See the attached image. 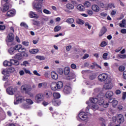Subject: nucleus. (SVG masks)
Returning <instances> with one entry per match:
<instances>
[{
  "mask_svg": "<svg viewBox=\"0 0 126 126\" xmlns=\"http://www.w3.org/2000/svg\"><path fill=\"white\" fill-rule=\"evenodd\" d=\"M107 31H108V29H106V27H103L99 33V37H102Z\"/></svg>",
  "mask_w": 126,
  "mask_h": 126,
  "instance_id": "nucleus-17",
  "label": "nucleus"
},
{
  "mask_svg": "<svg viewBox=\"0 0 126 126\" xmlns=\"http://www.w3.org/2000/svg\"><path fill=\"white\" fill-rule=\"evenodd\" d=\"M75 78V75L73 73H70L68 74V76L66 77V79L67 80H70L71 79H74Z\"/></svg>",
  "mask_w": 126,
  "mask_h": 126,
  "instance_id": "nucleus-23",
  "label": "nucleus"
},
{
  "mask_svg": "<svg viewBox=\"0 0 126 126\" xmlns=\"http://www.w3.org/2000/svg\"><path fill=\"white\" fill-rule=\"evenodd\" d=\"M125 69V66L124 65H121L119 67V71H124Z\"/></svg>",
  "mask_w": 126,
  "mask_h": 126,
  "instance_id": "nucleus-54",
  "label": "nucleus"
},
{
  "mask_svg": "<svg viewBox=\"0 0 126 126\" xmlns=\"http://www.w3.org/2000/svg\"><path fill=\"white\" fill-rule=\"evenodd\" d=\"M4 66H11V60L9 61H5L3 63Z\"/></svg>",
  "mask_w": 126,
  "mask_h": 126,
  "instance_id": "nucleus-30",
  "label": "nucleus"
},
{
  "mask_svg": "<svg viewBox=\"0 0 126 126\" xmlns=\"http://www.w3.org/2000/svg\"><path fill=\"white\" fill-rule=\"evenodd\" d=\"M35 100L36 103L42 102L44 100V94L42 93L37 94L35 96Z\"/></svg>",
  "mask_w": 126,
  "mask_h": 126,
  "instance_id": "nucleus-7",
  "label": "nucleus"
},
{
  "mask_svg": "<svg viewBox=\"0 0 126 126\" xmlns=\"http://www.w3.org/2000/svg\"><path fill=\"white\" fill-rule=\"evenodd\" d=\"M90 100L91 103H93L94 104H97L98 102V98H97L91 97L90 98Z\"/></svg>",
  "mask_w": 126,
  "mask_h": 126,
  "instance_id": "nucleus-35",
  "label": "nucleus"
},
{
  "mask_svg": "<svg viewBox=\"0 0 126 126\" xmlns=\"http://www.w3.org/2000/svg\"><path fill=\"white\" fill-rule=\"evenodd\" d=\"M52 116L54 118V119H55V120H58V119H60V115L57 112L53 113Z\"/></svg>",
  "mask_w": 126,
  "mask_h": 126,
  "instance_id": "nucleus-37",
  "label": "nucleus"
},
{
  "mask_svg": "<svg viewBox=\"0 0 126 126\" xmlns=\"http://www.w3.org/2000/svg\"><path fill=\"white\" fill-rule=\"evenodd\" d=\"M36 59H37L38 60H40V61H45L46 60V58L45 56H40L39 55L36 56L35 57Z\"/></svg>",
  "mask_w": 126,
  "mask_h": 126,
  "instance_id": "nucleus-42",
  "label": "nucleus"
},
{
  "mask_svg": "<svg viewBox=\"0 0 126 126\" xmlns=\"http://www.w3.org/2000/svg\"><path fill=\"white\" fill-rule=\"evenodd\" d=\"M50 87L53 91H57V90L62 89L63 87V83L61 81L57 82H53L51 83Z\"/></svg>",
  "mask_w": 126,
  "mask_h": 126,
  "instance_id": "nucleus-1",
  "label": "nucleus"
},
{
  "mask_svg": "<svg viewBox=\"0 0 126 126\" xmlns=\"http://www.w3.org/2000/svg\"><path fill=\"white\" fill-rule=\"evenodd\" d=\"M92 9L95 12H99L100 10V7L97 5H93L92 6Z\"/></svg>",
  "mask_w": 126,
  "mask_h": 126,
  "instance_id": "nucleus-22",
  "label": "nucleus"
},
{
  "mask_svg": "<svg viewBox=\"0 0 126 126\" xmlns=\"http://www.w3.org/2000/svg\"><path fill=\"white\" fill-rule=\"evenodd\" d=\"M76 23L77 24H80V25H83V24H84V21L81 19H79L77 20Z\"/></svg>",
  "mask_w": 126,
  "mask_h": 126,
  "instance_id": "nucleus-40",
  "label": "nucleus"
},
{
  "mask_svg": "<svg viewBox=\"0 0 126 126\" xmlns=\"http://www.w3.org/2000/svg\"><path fill=\"white\" fill-rule=\"evenodd\" d=\"M107 78H108V74L106 73L100 74L98 76V81L100 82H104V81H106Z\"/></svg>",
  "mask_w": 126,
  "mask_h": 126,
  "instance_id": "nucleus-6",
  "label": "nucleus"
},
{
  "mask_svg": "<svg viewBox=\"0 0 126 126\" xmlns=\"http://www.w3.org/2000/svg\"><path fill=\"white\" fill-rule=\"evenodd\" d=\"M22 108L26 110V109H30V105L28 103H23L22 104Z\"/></svg>",
  "mask_w": 126,
  "mask_h": 126,
  "instance_id": "nucleus-36",
  "label": "nucleus"
},
{
  "mask_svg": "<svg viewBox=\"0 0 126 126\" xmlns=\"http://www.w3.org/2000/svg\"><path fill=\"white\" fill-rule=\"evenodd\" d=\"M52 104L54 106L59 107L61 105V100L60 99H53L52 100Z\"/></svg>",
  "mask_w": 126,
  "mask_h": 126,
  "instance_id": "nucleus-13",
  "label": "nucleus"
},
{
  "mask_svg": "<svg viewBox=\"0 0 126 126\" xmlns=\"http://www.w3.org/2000/svg\"><path fill=\"white\" fill-rule=\"evenodd\" d=\"M1 73H2V74H3L4 75H7V74H9L8 69H4L2 71Z\"/></svg>",
  "mask_w": 126,
  "mask_h": 126,
  "instance_id": "nucleus-47",
  "label": "nucleus"
},
{
  "mask_svg": "<svg viewBox=\"0 0 126 126\" xmlns=\"http://www.w3.org/2000/svg\"><path fill=\"white\" fill-rule=\"evenodd\" d=\"M97 103L100 106H102V105H103L104 108H108L109 106V103H108V102H105V100L103 98L98 99Z\"/></svg>",
  "mask_w": 126,
  "mask_h": 126,
  "instance_id": "nucleus-9",
  "label": "nucleus"
},
{
  "mask_svg": "<svg viewBox=\"0 0 126 126\" xmlns=\"http://www.w3.org/2000/svg\"><path fill=\"white\" fill-rule=\"evenodd\" d=\"M66 8L68 10H71L74 8V6L71 3H67L66 4Z\"/></svg>",
  "mask_w": 126,
  "mask_h": 126,
  "instance_id": "nucleus-29",
  "label": "nucleus"
},
{
  "mask_svg": "<svg viewBox=\"0 0 126 126\" xmlns=\"http://www.w3.org/2000/svg\"><path fill=\"white\" fill-rule=\"evenodd\" d=\"M70 68L69 67H66L64 68V73L65 75H68L70 73Z\"/></svg>",
  "mask_w": 126,
  "mask_h": 126,
  "instance_id": "nucleus-32",
  "label": "nucleus"
},
{
  "mask_svg": "<svg viewBox=\"0 0 126 126\" xmlns=\"http://www.w3.org/2000/svg\"><path fill=\"white\" fill-rule=\"evenodd\" d=\"M34 7H35V8H36V9L42 8V5L41 4H40L39 3H35L34 5Z\"/></svg>",
  "mask_w": 126,
  "mask_h": 126,
  "instance_id": "nucleus-49",
  "label": "nucleus"
},
{
  "mask_svg": "<svg viewBox=\"0 0 126 126\" xmlns=\"http://www.w3.org/2000/svg\"><path fill=\"white\" fill-rule=\"evenodd\" d=\"M108 103H112V107H116L118 105V101L117 100L114 99V98H110L108 100Z\"/></svg>",
  "mask_w": 126,
  "mask_h": 126,
  "instance_id": "nucleus-12",
  "label": "nucleus"
},
{
  "mask_svg": "<svg viewBox=\"0 0 126 126\" xmlns=\"http://www.w3.org/2000/svg\"><path fill=\"white\" fill-rule=\"evenodd\" d=\"M97 77V75H96V73H92L90 74L89 78L91 80H94L95 78Z\"/></svg>",
  "mask_w": 126,
  "mask_h": 126,
  "instance_id": "nucleus-27",
  "label": "nucleus"
},
{
  "mask_svg": "<svg viewBox=\"0 0 126 126\" xmlns=\"http://www.w3.org/2000/svg\"><path fill=\"white\" fill-rule=\"evenodd\" d=\"M51 77L52 79H54V80H57L58 78H59V75L57 74V73L55 71H52L51 72Z\"/></svg>",
  "mask_w": 126,
  "mask_h": 126,
  "instance_id": "nucleus-20",
  "label": "nucleus"
},
{
  "mask_svg": "<svg viewBox=\"0 0 126 126\" xmlns=\"http://www.w3.org/2000/svg\"><path fill=\"white\" fill-rule=\"evenodd\" d=\"M42 86L43 87H46V86H47V83H40L38 85V88H41V87H42Z\"/></svg>",
  "mask_w": 126,
  "mask_h": 126,
  "instance_id": "nucleus-41",
  "label": "nucleus"
},
{
  "mask_svg": "<svg viewBox=\"0 0 126 126\" xmlns=\"http://www.w3.org/2000/svg\"><path fill=\"white\" fill-rule=\"evenodd\" d=\"M8 77H9V76H8V75H4L3 76V80L4 81L6 80V79H8Z\"/></svg>",
  "mask_w": 126,
  "mask_h": 126,
  "instance_id": "nucleus-62",
  "label": "nucleus"
},
{
  "mask_svg": "<svg viewBox=\"0 0 126 126\" xmlns=\"http://www.w3.org/2000/svg\"><path fill=\"white\" fill-rule=\"evenodd\" d=\"M84 5L85 6H86V7H89V6H91V3H90V2L89 1H86L84 2Z\"/></svg>",
  "mask_w": 126,
  "mask_h": 126,
  "instance_id": "nucleus-48",
  "label": "nucleus"
},
{
  "mask_svg": "<svg viewBox=\"0 0 126 126\" xmlns=\"http://www.w3.org/2000/svg\"><path fill=\"white\" fill-rule=\"evenodd\" d=\"M113 96H114V93L112 91H108L105 94V97L110 100V99H112V97H113Z\"/></svg>",
  "mask_w": 126,
  "mask_h": 126,
  "instance_id": "nucleus-14",
  "label": "nucleus"
},
{
  "mask_svg": "<svg viewBox=\"0 0 126 126\" xmlns=\"http://www.w3.org/2000/svg\"><path fill=\"white\" fill-rule=\"evenodd\" d=\"M14 49L15 51H18V52L20 53L22 51V49H24V48H22V45L18 44L14 47Z\"/></svg>",
  "mask_w": 126,
  "mask_h": 126,
  "instance_id": "nucleus-19",
  "label": "nucleus"
},
{
  "mask_svg": "<svg viewBox=\"0 0 126 126\" xmlns=\"http://www.w3.org/2000/svg\"><path fill=\"white\" fill-rule=\"evenodd\" d=\"M104 89H112V82L109 81L108 83H105L103 86Z\"/></svg>",
  "mask_w": 126,
  "mask_h": 126,
  "instance_id": "nucleus-10",
  "label": "nucleus"
},
{
  "mask_svg": "<svg viewBox=\"0 0 126 126\" xmlns=\"http://www.w3.org/2000/svg\"><path fill=\"white\" fill-rule=\"evenodd\" d=\"M52 96L54 98L53 99H56V100H58V99L61 98V94L58 93H52Z\"/></svg>",
  "mask_w": 126,
  "mask_h": 126,
  "instance_id": "nucleus-25",
  "label": "nucleus"
},
{
  "mask_svg": "<svg viewBox=\"0 0 126 126\" xmlns=\"http://www.w3.org/2000/svg\"><path fill=\"white\" fill-rule=\"evenodd\" d=\"M116 120L118 122H119L120 124H123L125 122V119L124 118V116L122 114L118 115L116 118Z\"/></svg>",
  "mask_w": 126,
  "mask_h": 126,
  "instance_id": "nucleus-11",
  "label": "nucleus"
},
{
  "mask_svg": "<svg viewBox=\"0 0 126 126\" xmlns=\"http://www.w3.org/2000/svg\"><path fill=\"white\" fill-rule=\"evenodd\" d=\"M88 58H89V55L88 54H85L83 57L82 59L83 60H86V59H88Z\"/></svg>",
  "mask_w": 126,
  "mask_h": 126,
  "instance_id": "nucleus-63",
  "label": "nucleus"
},
{
  "mask_svg": "<svg viewBox=\"0 0 126 126\" xmlns=\"http://www.w3.org/2000/svg\"><path fill=\"white\" fill-rule=\"evenodd\" d=\"M126 20L123 19L122 21V23L119 24L120 27H121V28H126Z\"/></svg>",
  "mask_w": 126,
  "mask_h": 126,
  "instance_id": "nucleus-28",
  "label": "nucleus"
},
{
  "mask_svg": "<svg viewBox=\"0 0 126 126\" xmlns=\"http://www.w3.org/2000/svg\"><path fill=\"white\" fill-rule=\"evenodd\" d=\"M8 71L9 73H12V72L15 71V68L13 67H11L8 68Z\"/></svg>",
  "mask_w": 126,
  "mask_h": 126,
  "instance_id": "nucleus-46",
  "label": "nucleus"
},
{
  "mask_svg": "<svg viewBox=\"0 0 126 126\" xmlns=\"http://www.w3.org/2000/svg\"><path fill=\"white\" fill-rule=\"evenodd\" d=\"M5 29V25H0V31H3Z\"/></svg>",
  "mask_w": 126,
  "mask_h": 126,
  "instance_id": "nucleus-60",
  "label": "nucleus"
},
{
  "mask_svg": "<svg viewBox=\"0 0 126 126\" xmlns=\"http://www.w3.org/2000/svg\"><path fill=\"white\" fill-rule=\"evenodd\" d=\"M23 70H24L25 73H27L28 74H30V75H31L32 73H31V72H30V70L26 69V68H23Z\"/></svg>",
  "mask_w": 126,
  "mask_h": 126,
  "instance_id": "nucleus-53",
  "label": "nucleus"
},
{
  "mask_svg": "<svg viewBox=\"0 0 126 126\" xmlns=\"http://www.w3.org/2000/svg\"><path fill=\"white\" fill-rule=\"evenodd\" d=\"M12 64L14 65H18L19 62L17 60L11 59V65H12Z\"/></svg>",
  "mask_w": 126,
  "mask_h": 126,
  "instance_id": "nucleus-34",
  "label": "nucleus"
},
{
  "mask_svg": "<svg viewBox=\"0 0 126 126\" xmlns=\"http://www.w3.org/2000/svg\"><path fill=\"white\" fill-rule=\"evenodd\" d=\"M100 46L102 48H103L104 47H106V46H107V42H106V41H103L101 42Z\"/></svg>",
  "mask_w": 126,
  "mask_h": 126,
  "instance_id": "nucleus-50",
  "label": "nucleus"
},
{
  "mask_svg": "<svg viewBox=\"0 0 126 126\" xmlns=\"http://www.w3.org/2000/svg\"><path fill=\"white\" fill-rule=\"evenodd\" d=\"M14 51L15 50L14 47H11L8 49V52L10 53V55H13L14 54Z\"/></svg>",
  "mask_w": 126,
  "mask_h": 126,
  "instance_id": "nucleus-43",
  "label": "nucleus"
},
{
  "mask_svg": "<svg viewBox=\"0 0 126 126\" xmlns=\"http://www.w3.org/2000/svg\"><path fill=\"white\" fill-rule=\"evenodd\" d=\"M21 90L23 92H25L26 94H28V95H30V96H33V94L30 92L31 90H32V88L31 87L29 86V85L27 84H24L21 87Z\"/></svg>",
  "mask_w": 126,
  "mask_h": 126,
  "instance_id": "nucleus-2",
  "label": "nucleus"
},
{
  "mask_svg": "<svg viewBox=\"0 0 126 126\" xmlns=\"http://www.w3.org/2000/svg\"><path fill=\"white\" fill-rule=\"evenodd\" d=\"M29 17L31 18H38L39 16H38L37 14L35 13V12L31 11L29 13Z\"/></svg>",
  "mask_w": 126,
  "mask_h": 126,
  "instance_id": "nucleus-21",
  "label": "nucleus"
},
{
  "mask_svg": "<svg viewBox=\"0 0 126 126\" xmlns=\"http://www.w3.org/2000/svg\"><path fill=\"white\" fill-rule=\"evenodd\" d=\"M15 60H21L22 59V56L21 53H17L14 56Z\"/></svg>",
  "mask_w": 126,
  "mask_h": 126,
  "instance_id": "nucleus-33",
  "label": "nucleus"
},
{
  "mask_svg": "<svg viewBox=\"0 0 126 126\" xmlns=\"http://www.w3.org/2000/svg\"><path fill=\"white\" fill-rule=\"evenodd\" d=\"M43 11L44 13H45V14H51V11L47 9H43Z\"/></svg>",
  "mask_w": 126,
  "mask_h": 126,
  "instance_id": "nucleus-56",
  "label": "nucleus"
},
{
  "mask_svg": "<svg viewBox=\"0 0 126 126\" xmlns=\"http://www.w3.org/2000/svg\"><path fill=\"white\" fill-rule=\"evenodd\" d=\"M39 52V49H31L29 50L30 54H35Z\"/></svg>",
  "mask_w": 126,
  "mask_h": 126,
  "instance_id": "nucleus-39",
  "label": "nucleus"
},
{
  "mask_svg": "<svg viewBox=\"0 0 126 126\" xmlns=\"http://www.w3.org/2000/svg\"><path fill=\"white\" fill-rule=\"evenodd\" d=\"M20 27H24V28H26V29H28V25L26 23L22 22L20 24Z\"/></svg>",
  "mask_w": 126,
  "mask_h": 126,
  "instance_id": "nucleus-44",
  "label": "nucleus"
},
{
  "mask_svg": "<svg viewBox=\"0 0 126 126\" xmlns=\"http://www.w3.org/2000/svg\"><path fill=\"white\" fill-rule=\"evenodd\" d=\"M119 58L120 59H126V54H119L118 55Z\"/></svg>",
  "mask_w": 126,
  "mask_h": 126,
  "instance_id": "nucleus-58",
  "label": "nucleus"
},
{
  "mask_svg": "<svg viewBox=\"0 0 126 126\" xmlns=\"http://www.w3.org/2000/svg\"><path fill=\"white\" fill-rule=\"evenodd\" d=\"M24 101H25L24 96L19 95L16 97V100L14 101V103L15 105H18V104H20L22 103V102H24Z\"/></svg>",
  "mask_w": 126,
  "mask_h": 126,
  "instance_id": "nucleus-5",
  "label": "nucleus"
},
{
  "mask_svg": "<svg viewBox=\"0 0 126 126\" xmlns=\"http://www.w3.org/2000/svg\"><path fill=\"white\" fill-rule=\"evenodd\" d=\"M8 42H13V40H14V37H13V33H10L8 34Z\"/></svg>",
  "mask_w": 126,
  "mask_h": 126,
  "instance_id": "nucleus-24",
  "label": "nucleus"
},
{
  "mask_svg": "<svg viewBox=\"0 0 126 126\" xmlns=\"http://www.w3.org/2000/svg\"><path fill=\"white\" fill-rule=\"evenodd\" d=\"M77 9L80 11H84L85 10V7L82 4H79L77 6Z\"/></svg>",
  "mask_w": 126,
  "mask_h": 126,
  "instance_id": "nucleus-31",
  "label": "nucleus"
},
{
  "mask_svg": "<svg viewBox=\"0 0 126 126\" xmlns=\"http://www.w3.org/2000/svg\"><path fill=\"white\" fill-rule=\"evenodd\" d=\"M126 98V92H124L122 95V99L125 100Z\"/></svg>",
  "mask_w": 126,
  "mask_h": 126,
  "instance_id": "nucleus-64",
  "label": "nucleus"
},
{
  "mask_svg": "<svg viewBox=\"0 0 126 126\" xmlns=\"http://www.w3.org/2000/svg\"><path fill=\"white\" fill-rule=\"evenodd\" d=\"M78 117L80 120H81V121H86V120H88V116L84 112H80V113L78 114Z\"/></svg>",
  "mask_w": 126,
  "mask_h": 126,
  "instance_id": "nucleus-8",
  "label": "nucleus"
},
{
  "mask_svg": "<svg viewBox=\"0 0 126 126\" xmlns=\"http://www.w3.org/2000/svg\"><path fill=\"white\" fill-rule=\"evenodd\" d=\"M57 72L60 75L63 74V68H59L57 69Z\"/></svg>",
  "mask_w": 126,
  "mask_h": 126,
  "instance_id": "nucleus-51",
  "label": "nucleus"
},
{
  "mask_svg": "<svg viewBox=\"0 0 126 126\" xmlns=\"http://www.w3.org/2000/svg\"><path fill=\"white\" fill-rule=\"evenodd\" d=\"M26 101L27 104L29 105H32V104H33V101H32L31 99H27Z\"/></svg>",
  "mask_w": 126,
  "mask_h": 126,
  "instance_id": "nucleus-55",
  "label": "nucleus"
},
{
  "mask_svg": "<svg viewBox=\"0 0 126 126\" xmlns=\"http://www.w3.org/2000/svg\"><path fill=\"white\" fill-rule=\"evenodd\" d=\"M71 3H72V4L75 5V6H77V5H78V3H77V2L75 1V0H71Z\"/></svg>",
  "mask_w": 126,
  "mask_h": 126,
  "instance_id": "nucleus-57",
  "label": "nucleus"
},
{
  "mask_svg": "<svg viewBox=\"0 0 126 126\" xmlns=\"http://www.w3.org/2000/svg\"><path fill=\"white\" fill-rule=\"evenodd\" d=\"M71 90V88L68 86H65L63 90V93L64 94H69L70 93V91Z\"/></svg>",
  "mask_w": 126,
  "mask_h": 126,
  "instance_id": "nucleus-15",
  "label": "nucleus"
},
{
  "mask_svg": "<svg viewBox=\"0 0 126 126\" xmlns=\"http://www.w3.org/2000/svg\"><path fill=\"white\" fill-rule=\"evenodd\" d=\"M29 64V62L27 61H25L23 62V63L21 64V65H23L24 66H27Z\"/></svg>",
  "mask_w": 126,
  "mask_h": 126,
  "instance_id": "nucleus-52",
  "label": "nucleus"
},
{
  "mask_svg": "<svg viewBox=\"0 0 126 126\" xmlns=\"http://www.w3.org/2000/svg\"><path fill=\"white\" fill-rule=\"evenodd\" d=\"M22 44L24 46H25V47H28V46H29V42L28 41H23Z\"/></svg>",
  "mask_w": 126,
  "mask_h": 126,
  "instance_id": "nucleus-59",
  "label": "nucleus"
},
{
  "mask_svg": "<svg viewBox=\"0 0 126 126\" xmlns=\"http://www.w3.org/2000/svg\"><path fill=\"white\" fill-rule=\"evenodd\" d=\"M8 9H9V2H5L3 4V8L2 9L3 12H5V11H7Z\"/></svg>",
  "mask_w": 126,
  "mask_h": 126,
  "instance_id": "nucleus-18",
  "label": "nucleus"
},
{
  "mask_svg": "<svg viewBox=\"0 0 126 126\" xmlns=\"http://www.w3.org/2000/svg\"><path fill=\"white\" fill-rule=\"evenodd\" d=\"M17 91V88L12 87H9L6 90V93L8 95H14Z\"/></svg>",
  "mask_w": 126,
  "mask_h": 126,
  "instance_id": "nucleus-4",
  "label": "nucleus"
},
{
  "mask_svg": "<svg viewBox=\"0 0 126 126\" xmlns=\"http://www.w3.org/2000/svg\"><path fill=\"white\" fill-rule=\"evenodd\" d=\"M107 57H108V53H104L102 55L103 60H107Z\"/></svg>",
  "mask_w": 126,
  "mask_h": 126,
  "instance_id": "nucleus-61",
  "label": "nucleus"
},
{
  "mask_svg": "<svg viewBox=\"0 0 126 126\" xmlns=\"http://www.w3.org/2000/svg\"><path fill=\"white\" fill-rule=\"evenodd\" d=\"M66 22H67V23H68V24H72V23H73V22H74V19L68 18L66 20Z\"/></svg>",
  "mask_w": 126,
  "mask_h": 126,
  "instance_id": "nucleus-38",
  "label": "nucleus"
},
{
  "mask_svg": "<svg viewBox=\"0 0 126 126\" xmlns=\"http://www.w3.org/2000/svg\"><path fill=\"white\" fill-rule=\"evenodd\" d=\"M61 29H62V27L60 26H57L54 28V32H59Z\"/></svg>",
  "mask_w": 126,
  "mask_h": 126,
  "instance_id": "nucleus-45",
  "label": "nucleus"
},
{
  "mask_svg": "<svg viewBox=\"0 0 126 126\" xmlns=\"http://www.w3.org/2000/svg\"><path fill=\"white\" fill-rule=\"evenodd\" d=\"M15 15V10H10L8 11L6 13V16L8 17H12Z\"/></svg>",
  "mask_w": 126,
  "mask_h": 126,
  "instance_id": "nucleus-16",
  "label": "nucleus"
},
{
  "mask_svg": "<svg viewBox=\"0 0 126 126\" xmlns=\"http://www.w3.org/2000/svg\"><path fill=\"white\" fill-rule=\"evenodd\" d=\"M26 48H23L22 49V51H21V52L20 53H21V55H22V57H28V54L27 53H26Z\"/></svg>",
  "mask_w": 126,
  "mask_h": 126,
  "instance_id": "nucleus-26",
  "label": "nucleus"
},
{
  "mask_svg": "<svg viewBox=\"0 0 126 126\" xmlns=\"http://www.w3.org/2000/svg\"><path fill=\"white\" fill-rule=\"evenodd\" d=\"M43 97L45 99H51L53 97V92L51 90H45L43 92Z\"/></svg>",
  "mask_w": 126,
  "mask_h": 126,
  "instance_id": "nucleus-3",
  "label": "nucleus"
}]
</instances>
